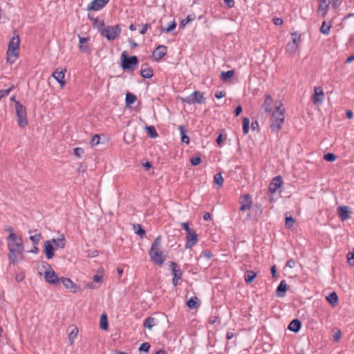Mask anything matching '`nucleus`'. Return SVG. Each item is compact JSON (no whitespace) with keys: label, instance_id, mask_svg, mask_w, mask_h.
<instances>
[{"label":"nucleus","instance_id":"nucleus-1","mask_svg":"<svg viewBox=\"0 0 354 354\" xmlns=\"http://www.w3.org/2000/svg\"><path fill=\"white\" fill-rule=\"evenodd\" d=\"M8 246L9 249L8 259L10 263L15 264L18 259H21V256L24 252V244L21 237H17L15 233L10 234L7 238Z\"/></svg>","mask_w":354,"mask_h":354},{"label":"nucleus","instance_id":"nucleus-2","mask_svg":"<svg viewBox=\"0 0 354 354\" xmlns=\"http://www.w3.org/2000/svg\"><path fill=\"white\" fill-rule=\"evenodd\" d=\"M162 237L160 235L158 236L152 243L149 251V255L151 261L156 265L161 266L165 262L166 258L160 251L159 247L161 245Z\"/></svg>","mask_w":354,"mask_h":354},{"label":"nucleus","instance_id":"nucleus-3","mask_svg":"<svg viewBox=\"0 0 354 354\" xmlns=\"http://www.w3.org/2000/svg\"><path fill=\"white\" fill-rule=\"evenodd\" d=\"M97 30L101 35L106 37L109 41H112L116 39L121 32V28L119 24L114 26H104V21L102 20L99 22Z\"/></svg>","mask_w":354,"mask_h":354},{"label":"nucleus","instance_id":"nucleus-4","mask_svg":"<svg viewBox=\"0 0 354 354\" xmlns=\"http://www.w3.org/2000/svg\"><path fill=\"white\" fill-rule=\"evenodd\" d=\"M20 39L18 34H15L13 37L10 39L8 44V48L7 50V58L8 62L12 64L14 63L19 56Z\"/></svg>","mask_w":354,"mask_h":354},{"label":"nucleus","instance_id":"nucleus-5","mask_svg":"<svg viewBox=\"0 0 354 354\" xmlns=\"http://www.w3.org/2000/svg\"><path fill=\"white\" fill-rule=\"evenodd\" d=\"M284 118L283 110H280V106H276L271 118L270 129L272 132L277 133L281 129Z\"/></svg>","mask_w":354,"mask_h":354},{"label":"nucleus","instance_id":"nucleus-6","mask_svg":"<svg viewBox=\"0 0 354 354\" xmlns=\"http://www.w3.org/2000/svg\"><path fill=\"white\" fill-rule=\"evenodd\" d=\"M139 60L136 55L128 56L124 51L120 57L121 67L124 71H133L138 64Z\"/></svg>","mask_w":354,"mask_h":354},{"label":"nucleus","instance_id":"nucleus-7","mask_svg":"<svg viewBox=\"0 0 354 354\" xmlns=\"http://www.w3.org/2000/svg\"><path fill=\"white\" fill-rule=\"evenodd\" d=\"M16 114L17 123L20 127H24L28 124L27 113L26 107L19 102H15Z\"/></svg>","mask_w":354,"mask_h":354},{"label":"nucleus","instance_id":"nucleus-8","mask_svg":"<svg viewBox=\"0 0 354 354\" xmlns=\"http://www.w3.org/2000/svg\"><path fill=\"white\" fill-rule=\"evenodd\" d=\"M292 40L286 45V52L290 55H295L299 49V42L301 41V35H298L297 32L291 33Z\"/></svg>","mask_w":354,"mask_h":354},{"label":"nucleus","instance_id":"nucleus-9","mask_svg":"<svg viewBox=\"0 0 354 354\" xmlns=\"http://www.w3.org/2000/svg\"><path fill=\"white\" fill-rule=\"evenodd\" d=\"M182 102H186L189 104H205V97L203 95V93L199 91H195L191 95H188L186 97L181 98Z\"/></svg>","mask_w":354,"mask_h":354},{"label":"nucleus","instance_id":"nucleus-10","mask_svg":"<svg viewBox=\"0 0 354 354\" xmlns=\"http://www.w3.org/2000/svg\"><path fill=\"white\" fill-rule=\"evenodd\" d=\"M46 266L49 270H46L44 273V279L46 282L53 285H59L61 278H59L55 271L52 269L50 264L46 263Z\"/></svg>","mask_w":354,"mask_h":354},{"label":"nucleus","instance_id":"nucleus-11","mask_svg":"<svg viewBox=\"0 0 354 354\" xmlns=\"http://www.w3.org/2000/svg\"><path fill=\"white\" fill-rule=\"evenodd\" d=\"M324 93L322 88L320 86H315L312 96V101L313 104L315 105L320 104L324 102Z\"/></svg>","mask_w":354,"mask_h":354},{"label":"nucleus","instance_id":"nucleus-12","mask_svg":"<svg viewBox=\"0 0 354 354\" xmlns=\"http://www.w3.org/2000/svg\"><path fill=\"white\" fill-rule=\"evenodd\" d=\"M273 99L270 94L265 95V100L260 108V112L263 114V111L267 113H270L273 109Z\"/></svg>","mask_w":354,"mask_h":354},{"label":"nucleus","instance_id":"nucleus-13","mask_svg":"<svg viewBox=\"0 0 354 354\" xmlns=\"http://www.w3.org/2000/svg\"><path fill=\"white\" fill-rule=\"evenodd\" d=\"M239 203L241 205L239 209L241 212H245L247 209H250L252 204L250 195L249 194H245L241 196L239 198Z\"/></svg>","mask_w":354,"mask_h":354},{"label":"nucleus","instance_id":"nucleus-14","mask_svg":"<svg viewBox=\"0 0 354 354\" xmlns=\"http://www.w3.org/2000/svg\"><path fill=\"white\" fill-rule=\"evenodd\" d=\"M109 0H93L87 6L88 11H97L103 8L108 3Z\"/></svg>","mask_w":354,"mask_h":354},{"label":"nucleus","instance_id":"nucleus-15","mask_svg":"<svg viewBox=\"0 0 354 354\" xmlns=\"http://www.w3.org/2000/svg\"><path fill=\"white\" fill-rule=\"evenodd\" d=\"M55 247L53 245L52 241H46L44 243V252L47 259H51L55 256Z\"/></svg>","mask_w":354,"mask_h":354},{"label":"nucleus","instance_id":"nucleus-16","mask_svg":"<svg viewBox=\"0 0 354 354\" xmlns=\"http://www.w3.org/2000/svg\"><path fill=\"white\" fill-rule=\"evenodd\" d=\"M198 241V236L196 231H191L189 234L186 236V248H191L194 246Z\"/></svg>","mask_w":354,"mask_h":354},{"label":"nucleus","instance_id":"nucleus-17","mask_svg":"<svg viewBox=\"0 0 354 354\" xmlns=\"http://www.w3.org/2000/svg\"><path fill=\"white\" fill-rule=\"evenodd\" d=\"M167 52V46L164 45H159L153 52L154 60L156 62L160 61L165 57Z\"/></svg>","mask_w":354,"mask_h":354},{"label":"nucleus","instance_id":"nucleus-18","mask_svg":"<svg viewBox=\"0 0 354 354\" xmlns=\"http://www.w3.org/2000/svg\"><path fill=\"white\" fill-rule=\"evenodd\" d=\"M283 184V179L281 176L274 177L270 183L268 192L274 193Z\"/></svg>","mask_w":354,"mask_h":354},{"label":"nucleus","instance_id":"nucleus-19","mask_svg":"<svg viewBox=\"0 0 354 354\" xmlns=\"http://www.w3.org/2000/svg\"><path fill=\"white\" fill-rule=\"evenodd\" d=\"M60 281L66 288L70 289L73 293H76L80 290V288L69 278L62 277Z\"/></svg>","mask_w":354,"mask_h":354},{"label":"nucleus","instance_id":"nucleus-20","mask_svg":"<svg viewBox=\"0 0 354 354\" xmlns=\"http://www.w3.org/2000/svg\"><path fill=\"white\" fill-rule=\"evenodd\" d=\"M66 69L58 71L56 70L52 74V76L57 81L61 87L66 85V82L64 80Z\"/></svg>","mask_w":354,"mask_h":354},{"label":"nucleus","instance_id":"nucleus-21","mask_svg":"<svg viewBox=\"0 0 354 354\" xmlns=\"http://www.w3.org/2000/svg\"><path fill=\"white\" fill-rule=\"evenodd\" d=\"M168 265L172 271L173 277L180 279L183 275L182 271L180 270L178 265L174 261H169Z\"/></svg>","mask_w":354,"mask_h":354},{"label":"nucleus","instance_id":"nucleus-22","mask_svg":"<svg viewBox=\"0 0 354 354\" xmlns=\"http://www.w3.org/2000/svg\"><path fill=\"white\" fill-rule=\"evenodd\" d=\"M338 216L343 221L347 220L351 217V212L349 208L346 206H340L337 208Z\"/></svg>","mask_w":354,"mask_h":354},{"label":"nucleus","instance_id":"nucleus-23","mask_svg":"<svg viewBox=\"0 0 354 354\" xmlns=\"http://www.w3.org/2000/svg\"><path fill=\"white\" fill-rule=\"evenodd\" d=\"M330 2L327 0H319V8L317 12L323 17H324L327 13Z\"/></svg>","mask_w":354,"mask_h":354},{"label":"nucleus","instance_id":"nucleus-24","mask_svg":"<svg viewBox=\"0 0 354 354\" xmlns=\"http://www.w3.org/2000/svg\"><path fill=\"white\" fill-rule=\"evenodd\" d=\"M287 290L288 286L285 280H282L276 289L275 295L277 297H283L285 296Z\"/></svg>","mask_w":354,"mask_h":354},{"label":"nucleus","instance_id":"nucleus-25","mask_svg":"<svg viewBox=\"0 0 354 354\" xmlns=\"http://www.w3.org/2000/svg\"><path fill=\"white\" fill-rule=\"evenodd\" d=\"M140 75L144 79L151 78L153 75V69L149 67L147 64H142L141 66Z\"/></svg>","mask_w":354,"mask_h":354},{"label":"nucleus","instance_id":"nucleus-26","mask_svg":"<svg viewBox=\"0 0 354 354\" xmlns=\"http://www.w3.org/2000/svg\"><path fill=\"white\" fill-rule=\"evenodd\" d=\"M79 37V48L80 50L85 52L88 54L91 53V50L87 44L84 45V43H86L89 40V37H82L80 35Z\"/></svg>","mask_w":354,"mask_h":354},{"label":"nucleus","instance_id":"nucleus-27","mask_svg":"<svg viewBox=\"0 0 354 354\" xmlns=\"http://www.w3.org/2000/svg\"><path fill=\"white\" fill-rule=\"evenodd\" d=\"M301 327V322L299 319L292 320L288 324V329L294 333L299 331Z\"/></svg>","mask_w":354,"mask_h":354},{"label":"nucleus","instance_id":"nucleus-28","mask_svg":"<svg viewBox=\"0 0 354 354\" xmlns=\"http://www.w3.org/2000/svg\"><path fill=\"white\" fill-rule=\"evenodd\" d=\"M49 241H52L53 245H55L57 248H59L62 249L65 247L66 241L63 234L62 235L61 238L52 239L51 240Z\"/></svg>","mask_w":354,"mask_h":354},{"label":"nucleus","instance_id":"nucleus-29","mask_svg":"<svg viewBox=\"0 0 354 354\" xmlns=\"http://www.w3.org/2000/svg\"><path fill=\"white\" fill-rule=\"evenodd\" d=\"M100 328L103 330H106L109 328L108 317L106 313H102L100 316Z\"/></svg>","mask_w":354,"mask_h":354},{"label":"nucleus","instance_id":"nucleus-30","mask_svg":"<svg viewBox=\"0 0 354 354\" xmlns=\"http://www.w3.org/2000/svg\"><path fill=\"white\" fill-rule=\"evenodd\" d=\"M326 300L332 306H335L338 303V297L335 292H332L326 297Z\"/></svg>","mask_w":354,"mask_h":354},{"label":"nucleus","instance_id":"nucleus-31","mask_svg":"<svg viewBox=\"0 0 354 354\" xmlns=\"http://www.w3.org/2000/svg\"><path fill=\"white\" fill-rule=\"evenodd\" d=\"M198 299L196 297L189 298L187 301V306L189 309H196L198 308Z\"/></svg>","mask_w":354,"mask_h":354},{"label":"nucleus","instance_id":"nucleus-32","mask_svg":"<svg viewBox=\"0 0 354 354\" xmlns=\"http://www.w3.org/2000/svg\"><path fill=\"white\" fill-rule=\"evenodd\" d=\"M257 277V273L253 270H247L245 273V281L247 283H251L255 277Z\"/></svg>","mask_w":354,"mask_h":354},{"label":"nucleus","instance_id":"nucleus-33","mask_svg":"<svg viewBox=\"0 0 354 354\" xmlns=\"http://www.w3.org/2000/svg\"><path fill=\"white\" fill-rule=\"evenodd\" d=\"M178 130L180 131V133L181 142L188 145L189 142V138L186 135V132H185L184 127L182 125L178 126Z\"/></svg>","mask_w":354,"mask_h":354},{"label":"nucleus","instance_id":"nucleus-34","mask_svg":"<svg viewBox=\"0 0 354 354\" xmlns=\"http://www.w3.org/2000/svg\"><path fill=\"white\" fill-rule=\"evenodd\" d=\"M136 100H137V97L134 94L128 92L126 94V98H125L126 106H131L136 101Z\"/></svg>","mask_w":354,"mask_h":354},{"label":"nucleus","instance_id":"nucleus-35","mask_svg":"<svg viewBox=\"0 0 354 354\" xmlns=\"http://www.w3.org/2000/svg\"><path fill=\"white\" fill-rule=\"evenodd\" d=\"M79 333V330L77 327H74L72 330L68 334V340L70 342V345L72 346L74 344V341L77 337Z\"/></svg>","mask_w":354,"mask_h":354},{"label":"nucleus","instance_id":"nucleus-36","mask_svg":"<svg viewBox=\"0 0 354 354\" xmlns=\"http://www.w3.org/2000/svg\"><path fill=\"white\" fill-rule=\"evenodd\" d=\"M133 228L134 230V232L136 234L140 236L141 238H143V236L145 235L146 232L142 227V226L140 224H134L133 225Z\"/></svg>","mask_w":354,"mask_h":354},{"label":"nucleus","instance_id":"nucleus-37","mask_svg":"<svg viewBox=\"0 0 354 354\" xmlns=\"http://www.w3.org/2000/svg\"><path fill=\"white\" fill-rule=\"evenodd\" d=\"M145 130L150 138H156L158 136V134L153 126H146Z\"/></svg>","mask_w":354,"mask_h":354},{"label":"nucleus","instance_id":"nucleus-38","mask_svg":"<svg viewBox=\"0 0 354 354\" xmlns=\"http://www.w3.org/2000/svg\"><path fill=\"white\" fill-rule=\"evenodd\" d=\"M195 18H196V16L194 14L187 15L185 19H183L180 21V23L179 24V28H183L186 26L187 24L194 21L195 19Z\"/></svg>","mask_w":354,"mask_h":354},{"label":"nucleus","instance_id":"nucleus-39","mask_svg":"<svg viewBox=\"0 0 354 354\" xmlns=\"http://www.w3.org/2000/svg\"><path fill=\"white\" fill-rule=\"evenodd\" d=\"M234 71L233 70L222 72L221 74V78L223 81H227L234 76Z\"/></svg>","mask_w":354,"mask_h":354},{"label":"nucleus","instance_id":"nucleus-40","mask_svg":"<svg viewBox=\"0 0 354 354\" xmlns=\"http://www.w3.org/2000/svg\"><path fill=\"white\" fill-rule=\"evenodd\" d=\"M155 322H156L155 318L149 317L145 320L144 326L150 330L155 325Z\"/></svg>","mask_w":354,"mask_h":354},{"label":"nucleus","instance_id":"nucleus-41","mask_svg":"<svg viewBox=\"0 0 354 354\" xmlns=\"http://www.w3.org/2000/svg\"><path fill=\"white\" fill-rule=\"evenodd\" d=\"M223 178L221 173H216L214 176V183L218 187H221L223 183Z\"/></svg>","mask_w":354,"mask_h":354},{"label":"nucleus","instance_id":"nucleus-42","mask_svg":"<svg viewBox=\"0 0 354 354\" xmlns=\"http://www.w3.org/2000/svg\"><path fill=\"white\" fill-rule=\"evenodd\" d=\"M250 130V120L248 118H243V131L245 135L248 134Z\"/></svg>","mask_w":354,"mask_h":354},{"label":"nucleus","instance_id":"nucleus-43","mask_svg":"<svg viewBox=\"0 0 354 354\" xmlns=\"http://www.w3.org/2000/svg\"><path fill=\"white\" fill-rule=\"evenodd\" d=\"M331 26L327 25L326 21H324L320 27V32L324 35H328Z\"/></svg>","mask_w":354,"mask_h":354},{"label":"nucleus","instance_id":"nucleus-44","mask_svg":"<svg viewBox=\"0 0 354 354\" xmlns=\"http://www.w3.org/2000/svg\"><path fill=\"white\" fill-rule=\"evenodd\" d=\"M150 347L151 345L149 342H144L140 344L138 350L140 353L143 352L147 353L149 351Z\"/></svg>","mask_w":354,"mask_h":354},{"label":"nucleus","instance_id":"nucleus-45","mask_svg":"<svg viewBox=\"0 0 354 354\" xmlns=\"http://www.w3.org/2000/svg\"><path fill=\"white\" fill-rule=\"evenodd\" d=\"M295 223V220L292 216L286 217L285 225L286 228L290 229L293 226Z\"/></svg>","mask_w":354,"mask_h":354},{"label":"nucleus","instance_id":"nucleus-46","mask_svg":"<svg viewBox=\"0 0 354 354\" xmlns=\"http://www.w3.org/2000/svg\"><path fill=\"white\" fill-rule=\"evenodd\" d=\"M176 27V24L175 21H173L170 23V24L168 26L167 28H164L163 27H161V31L165 32H170L172 30H174Z\"/></svg>","mask_w":354,"mask_h":354},{"label":"nucleus","instance_id":"nucleus-47","mask_svg":"<svg viewBox=\"0 0 354 354\" xmlns=\"http://www.w3.org/2000/svg\"><path fill=\"white\" fill-rule=\"evenodd\" d=\"M324 159L328 162H333L337 159V156L333 153H327L324 155Z\"/></svg>","mask_w":354,"mask_h":354},{"label":"nucleus","instance_id":"nucleus-48","mask_svg":"<svg viewBox=\"0 0 354 354\" xmlns=\"http://www.w3.org/2000/svg\"><path fill=\"white\" fill-rule=\"evenodd\" d=\"M41 238V233H38L37 234L30 236V239L34 245H37L39 243Z\"/></svg>","mask_w":354,"mask_h":354},{"label":"nucleus","instance_id":"nucleus-49","mask_svg":"<svg viewBox=\"0 0 354 354\" xmlns=\"http://www.w3.org/2000/svg\"><path fill=\"white\" fill-rule=\"evenodd\" d=\"M347 263L350 266H354V251L347 254Z\"/></svg>","mask_w":354,"mask_h":354},{"label":"nucleus","instance_id":"nucleus-50","mask_svg":"<svg viewBox=\"0 0 354 354\" xmlns=\"http://www.w3.org/2000/svg\"><path fill=\"white\" fill-rule=\"evenodd\" d=\"M202 162V159L200 156L192 157L190 159V163L192 166L199 165Z\"/></svg>","mask_w":354,"mask_h":354},{"label":"nucleus","instance_id":"nucleus-51","mask_svg":"<svg viewBox=\"0 0 354 354\" xmlns=\"http://www.w3.org/2000/svg\"><path fill=\"white\" fill-rule=\"evenodd\" d=\"M100 137L98 134H95L93 136L90 141V144L92 147L95 146L100 143Z\"/></svg>","mask_w":354,"mask_h":354},{"label":"nucleus","instance_id":"nucleus-52","mask_svg":"<svg viewBox=\"0 0 354 354\" xmlns=\"http://www.w3.org/2000/svg\"><path fill=\"white\" fill-rule=\"evenodd\" d=\"M203 257L206 258L207 260H210L212 257V253L210 250H205L203 251L199 257V259H202Z\"/></svg>","mask_w":354,"mask_h":354},{"label":"nucleus","instance_id":"nucleus-53","mask_svg":"<svg viewBox=\"0 0 354 354\" xmlns=\"http://www.w3.org/2000/svg\"><path fill=\"white\" fill-rule=\"evenodd\" d=\"M13 88L14 86H12L8 89L0 90V100L3 97L7 96L10 93V92L13 89Z\"/></svg>","mask_w":354,"mask_h":354},{"label":"nucleus","instance_id":"nucleus-54","mask_svg":"<svg viewBox=\"0 0 354 354\" xmlns=\"http://www.w3.org/2000/svg\"><path fill=\"white\" fill-rule=\"evenodd\" d=\"M84 153V151L81 147H77L74 149V155L78 158H80Z\"/></svg>","mask_w":354,"mask_h":354},{"label":"nucleus","instance_id":"nucleus-55","mask_svg":"<svg viewBox=\"0 0 354 354\" xmlns=\"http://www.w3.org/2000/svg\"><path fill=\"white\" fill-rule=\"evenodd\" d=\"M180 225L182 226V227L186 231V233L187 234H189L191 231H192L189 226V224L187 222H185V223H180Z\"/></svg>","mask_w":354,"mask_h":354},{"label":"nucleus","instance_id":"nucleus-56","mask_svg":"<svg viewBox=\"0 0 354 354\" xmlns=\"http://www.w3.org/2000/svg\"><path fill=\"white\" fill-rule=\"evenodd\" d=\"M296 262L294 259H290L287 261L286 263V267H288L290 268H292L295 266Z\"/></svg>","mask_w":354,"mask_h":354},{"label":"nucleus","instance_id":"nucleus-57","mask_svg":"<svg viewBox=\"0 0 354 354\" xmlns=\"http://www.w3.org/2000/svg\"><path fill=\"white\" fill-rule=\"evenodd\" d=\"M272 21H273L274 24L276 26H281L283 24V19L279 17H274Z\"/></svg>","mask_w":354,"mask_h":354},{"label":"nucleus","instance_id":"nucleus-58","mask_svg":"<svg viewBox=\"0 0 354 354\" xmlns=\"http://www.w3.org/2000/svg\"><path fill=\"white\" fill-rule=\"evenodd\" d=\"M150 28V24H145V25L142 26L141 30H140V33L142 34V35H145L148 28Z\"/></svg>","mask_w":354,"mask_h":354},{"label":"nucleus","instance_id":"nucleus-59","mask_svg":"<svg viewBox=\"0 0 354 354\" xmlns=\"http://www.w3.org/2000/svg\"><path fill=\"white\" fill-rule=\"evenodd\" d=\"M216 142L217 143V145L220 147H221L223 145V135L221 133H220L218 137L216 138Z\"/></svg>","mask_w":354,"mask_h":354},{"label":"nucleus","instance_id":"nucleus-60","mask_svg":"<svg viewBox=\"0 0 354 354\" xmlns=\"http://www.w3.org/2000/svg\"><path fill=\"white\" fill-rule=\"evenodd\" d=\"M251 128H252V131H256V130L259 131V123H258L257 120H254V121L252 122Z\"/></svg>","mask_w":354,"mask_h":354},{"label":"nucleus","instance_id":"nucleus-61","mask_svg":"<svg viewBox=\"0 0 354 354\" xmlns=\"http://www.w3.org/2000/svg\"><path fill=\"white\" fill-rule=\"evenodd\" d=\"M93 281L95 282H97V283H102V279H103V277L102 275H99V274H95L93 276Z\"/></svg>","mask_w":354,"mask_h":354},{"label":"nucleus","instance_id":"nucleus-62","mask_svg":"<svg viewBox=\"0 0 354 354\" xmlns=\"http://www.w3.org/2000/svg\"><path fill=\"white\" fill-rule=\"evenodd\" d=\"M340 337H341V332L339 330H338L333 335V340L335 342H338L339 340Z\"/></svg>","mask_w":354,"mask_h":354},{"label":"nucleus","instance_id":"nucleus-63","mask_svg":"<svg viewBox=\"0 0 354 354\" xmlns=\"http://www.w3.org/2000/svg\"><path fill=\"white\" fill-rule=\"evenodd\" d=\"M224 2L230 8H233L235 4L234 0H224Z\"/></svg>","mask_w":354,"mask_h":354},{"label":"nucleus","instance_id":"nucleus-64","mask_svg":"<svg viewBox=\"0 0 354 354\" xmlns=\"http://www.w3.org/2000/svg\"><path fill=\"white\" fill-rule=\"evenodd\" d=\"M242 111H243L242 106L239 105L238 106L236 107V109L234 110V115L236 116H239V115H241Z\"/></svg>","mask_w":354,"mask_h":354}]
</instances>
